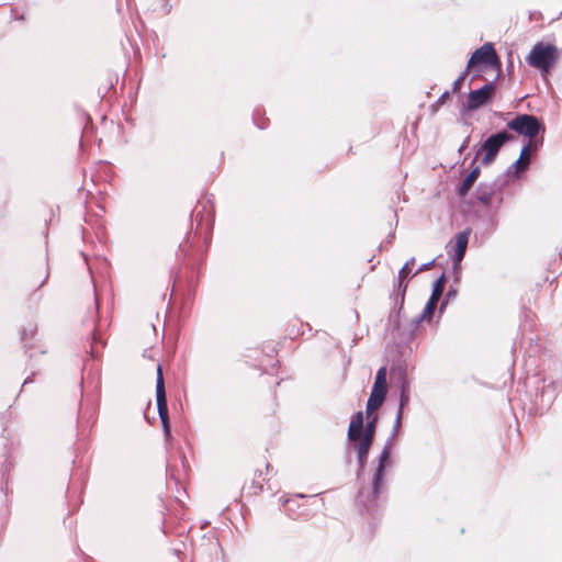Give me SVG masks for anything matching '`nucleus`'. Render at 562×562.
I'll return each instance as SVG.
<instances>
[{
    "label": "nucleus",
    "instance_id": "obj_3",
    "mask_svg": "<svg viewBox=\"0 0 562 562\" xmlns=\"http://www.w3.org/2000/svg\"><path fill=\"white\" fill-rule=\"evenodd\" d=\"M514 136L509 134L507 131H502L487 137L477 153L484 154L482 158V164L490 165L496 158L503 145L512 140Z\"/></svg>",
    "mask_w": 562,
    "mask_h": 562
},
{
    "label": "nucleus",
    "instance_id": "obj_23",
    "mask_svg": "<svg viewBox=\"0 0 562 562\" xmlns=\"http://www.w3.org/2000/svg\"><path fill=\"white\" fill-rule=\"evenodd\" d=\"M449 95V92L446 91L445 93L441 94V97L439 98V101L443 102L445 99H447Z\"/></svg>",
    "mask_w": 562,
    "mask_h": 562
},
{
    "label": "nucleus",
    "instance_id": "obj_2",
    "mask_svg": "<svg viewBox=\"0 0 562 562\" xmlns=\"http://www.w3.org/2000/svg\"><path fill=\"white\" fill-rule=\"evenodd\" d=\"M386 368L382 367L378 370L375 381L367 403V417L370 419L375 409L384 402L386 395Z\"/></svg>",
    "mask_w": 562,
    "mask_h": 562
},
{
    "label": "nucleus",
    "instance_id": "obj_5",
    "mask_svg": "<svg viewBox=\"0 0 562 562\" xmlns=\"http://www.w3.org/2000/svg\"><path fill=\"white\" fill-rule=\"evenodd\" d=\"M156 402H157L158 415H159V418L161 422V426L164 428V432L166 436H168L170 434L169 414H168L165 381H164L162 369H161L160 364H158V367H157Z\"/></svg>",
    "mask_w": 562,
    "mask_h": 562
},
{
    "label": "nucleus",
    "instance_id": "obj_12",
    "mask_svg": "<svg viewBox=\"0 0 562 562\" xmlns=\"http://www.w3.org/2000/svg\"><path fill=\"white\" fill-rule=\"evenodd\" d=\"M532 140H529L521 149L518 159L512 165L516 172L525 171L530 164V149Z\"/></svg>",
    "mask_w": 562,
    "mask_h": 562
},
{
    "label": "nucleus",
    "instance_id": "obj_13",
    "mask_svg": "<svg viewBox=\"0 0 562 562\" xmlns=\"http://www.w3.org/2000/svg\"><path fill=\"white\" fill-rule=\"evenodd\" d=\"M408 402H409V395H408L407 391L405 390V387L403 386L402 391H401L400 407H398V411L396 414L392 437H394L397 434V431L401 427L403 408H404V406H406L408 404Z\"/></svg>",
    "mask_w": 562,
    "mask_h": 562
},
{
    "label": "nucleus",
    "instance_id": "obj_1",
    "mask_svg": "<svg viewBox=\"0 0 562 562\" xmlns=\"http://www.w3.org/2000/svg\"><path fill=\"white\" fill-rule=\"evenodd\" d=\"M558 49L552 44L537 43L531 48L527 63L542 75H547L558 60Z\"/></svg>",
    "mask_w": 562,
    "mask_h": 562
},
{
    "label": "nucleus",
    "instance_id": "obj_8",
    "mask_svg": "<svg viewBox=\"0 0 562 562\" xmlns=\"http://www.w3.org/2000/svg\"><path fill=\"white\" fill-rule=\"evenodd\" d=\"M494 83H485L480 89L473 90L469 93L468 98V108L470 110L479 109L480 106L484 105L487 100L491 98L493 91H494Z\"/></svg>",
    "mask_w": 562,
    "mask_h": 562
},
{
    "label": "nucleus",
    "instance_id": "obj_19",
    "mask_svg": "<svg viewBox=\"0 0 562 562\" xmlns=\"http://www.w3.org/2000/svg\"><path fill=\"white\" fill-rule=\"evenodd\" d=\"M376 420V417L373 416L372 417V420L371 422H368L367 424V427H366V430H364V434L363 436H369L370 440L373 439V434H374V423Z\"/></svg>",
    "mask_w": 562,
    "mask_h": 562
},
{
    "label": "nucleus",
    "instance_id": "obj_21",
    "mask_svg": "<svg viewBox=\"0 0 562 562\" xmlns=\"http://www.w3.org/2000/svg\"><path fill=\"white\" fill-rule=\"evenodd\" d=\"M367 458H368V454H358V463H359L360 471H362L364 469Z\"/></svg>",
    "mask_w": 562,
    "mask_h": 562
},
{
    "label": "nucleus",
    "instance_id": "obj_7",
    "mask_svg": "<svg viewBox=\"0 0 562 562\" xmlns=\"http://www.w3.org/2000/svg\"><path fill=\"white\" fill-rule=\"evenodd\" d=\"M484 64L486 66H495L498 64L497 55L493 44L486 43L477 48L469 59L468 68Z\"/></svg>",
    "mask_w": 562,
    "mask_h": 562
},
{
    "label": "nucleus",
    "instance_id": "obj_18",
    "mask_svg": "<svg viewBox=\"0 0 562 562\" xmlns=\"http://www.w3.org/2000/svg\"><path fill=\"white\" fill-rule=\"evenodd\" d=\"M491 192L486 191L484 187H479L477 189V200L484 204L490 203L491 201Z\"/></svg>",
    "mask_w": 562,
    "mask_h": 562
},
{
    "label": "nucleus",
    "instance_id": "obj_11",
    "mask_svg": "<svg viewBox=\"0 0 562 562\" xmlns=\"http://www.w3.org/2000/svg\"><path fill=\"white\" fill-rule=\"evenodd\" d=\"M468 241H469V234L467 232L459 233L456 236L454 255H453L454 263H459L463 259L467 247H468Z\"/></svg>",
    "mask_w": 562,
    "mask_h": 562
},
{
    "label": "nucleus",
    "instance_id": "obj_4",
    "mask_svg": "<svg viewBox=\"0 0 562 562\" xmlns=\"http://www.w3.org/2000/svg\"><path fill=\"white\" fill-rule=\"evenodd\" d=\"M363 429V414L362 412H358L351 418L349 428H348V439L350 441H357L355 445L357 450V454H368L369 449L372 445V440H370L369 436H361Z\"/></svg>",
    "mask_w": 562,
    "mask_h": 562
},
{
    "label": "nucleus",
    "instance_id": "obj_22",
    "mask_svg": "<svg viewBox=\"0 0 562 562\" xmlns=\"http://www.w3.org/2000/svg\"><path fill=\"white\" fill-rule=\"evenodd\" d=\"M469 143H470V136H468V137L463 140V143H462V145H461V147H460V151H462L463 149H465V148L469 146Z\"/></svg>",
    "mask_w": 562,
    "mask_h": 562
},
{
    "label": "nucleus",
    "instance_id": "obj_6",
    "mask_svg": "<svg viewBox=\"0 0 562 562\" xmlns=\"http://www.w3.org/2000/svg\"><path fill=\"white\" fill-rule=\"evenodd\" d=\"M507 127L519 135L529 137V140H531L539 133L541 124L533 115L519 114L507 123Z\"/></svg>",
    "mask_w": 562,
    "mask_h": 562
},
{
    "label": "nucleus",
    "instance_id": "obj_24",
    "mask_svg": "<svg viewBox=\"0 0 562 562\" xmlns=\"http://www.w3.org/2000/svg\"><path fill=\"white\" fill-rule=\"evenodd\" d=\"M431 265H432V262H428V263L423 265L422 268L419 269V271L429 268Z\"/></svg>",
    "mask_w": 562,
    "mask_h": 562
},
{
    "label": "nucleus",
    "instance_id": "obj_15",
    "mask_svg": "<svg viewBox=\"0 0 562 562\" xmlns=\"http://www.w3.org/2000/svg\"><path fill=\"white\" fill-rule=\"evenodd\" d=\"M415 263V259L411 258L402 267V269L398 271V290H402L403 294L406 291L407 283L405 282V279L409 276L412 272V267Z\"/></svg>",
    "mask_w": 562,
    "mask_h": 562
},
{
    "label": "nucleus",
    "instance_id": "obj_20",
    "mask_svg": "<svg viewBox=\"0 0 562 562\" xmlns=\"http://www.w3.org/2000/svg\"><path fill=\"white\" fill-rule=\"evenodd\" d=\"M467 74H468V71L465 70L463 74H461V75H460V76H459V77L453 81V85H452V90H453V92L458 91V90L461 88V86H462V83H463V81H464V79H465V77H467Z\"/></svg>",
    "mask_w": 562,
    "mask_h": 562
},
{
    "label": "nucleus",
    "instance_id": "obj_17",
    "mask_svg": "<svg viewBox=\"0 0 562 562\" xmlns=\"http://www.w3.org/2000/svg\"><path fill=\"white\" fill-rule=\"evenodd\" d=\"M438 301L429 297L428 302L425 305V308L423 311V317L424 318H430L432 316V313L437 306Z\"/></svg>",
    "mask_w": 562,
    "mask_h": 562
},
{
    "label": "nucleus",
    "instance_id": "obj_14",
    "mask_svg": "<svg viewBox=\"0 0 562 562\" xmlns=\"http://www.w3.org/2000/svg\"><path fill=\"white\" fill-rule=\"evenodd\" d=\"M479 175H480L479 167H475L470 171V173L465 177V179L462 181V183L459 188V195L463 196L469 192V190L473 186L474 181L477 179Z\"/></svg>",
    "mask_w": 562,
    "mask_h": 562
},
{
    "label": "nucleus",
    "instance_id": "obj_9",
    "mask_svg": "<svg viewBox=\"0 0 562 562\" xmlns=\"http://www.w3.org/2000/svg\"><path fill=\"white\" fill-rule=\"evenodd\" d=\"M390 454H391L390 447L385 446L380 453L379 464H378V468L375 470V473H374L373 480H372V494L374 497H376L381 491V485L383 483V476H384V470L389 462Z\"/></svg>",
    "mask_w": 562,
    "mask_h": 562
},
{
    "label": "nucleus",
    "instance_id": "obj_10",
    "mask_svg": "<svg viewBox=\"0 0 562 562\" xmlns=\"http://www.w3.org/2000/svg\"><path fill=\"white\" fill-rule=\"evenodd\" d=\"M390 454H391L390 447L385 446L380 453L379 464H378V468L375 470V473H374L373 480H372V494L374 497H376L381 491V485L383 483V476H384V470L389 462Z\"/></svg>",
    "mask_w": 562,
    "mask_h": 562
},
{
    "label": "nucleus",
    "instance_id": "obj_16",
    "mask_svg": "<svg viewBox=\"0 0 562 562\" xmlns=\"http://www.w3.org/2000/svg\"><path fill=\"white\" fill-rule=\"evenodd\" d=\"M445 276L442 274L434 284L432 286V291H431V295L430 297L434 299V300H437L439 301L441 294H442V291H443V286H445Z\"/></svg>",
    "mask_w": 562,
    "mask_h": 562
}]
</instances>
